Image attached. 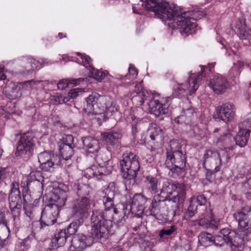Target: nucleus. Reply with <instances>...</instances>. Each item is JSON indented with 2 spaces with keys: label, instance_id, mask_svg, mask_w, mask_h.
I'll use <instances>...</instances> for the list:
<instances>
[{
  "label": "nucleus",
  "instance_id": "f257e3e1",
  "mask_svg": "<svg viewBox=\"0 0 251 251\" xmlns=\"http://www.w3.org/2000/svg\"><path fill=\"white\" fill-rule=\"evenodd\" d=\"M142 5H144L147 10L153 12L156 17L163 21H172L171 24L173 27L178 29L184 36L195 32L197 24L192 22L191 20H198L205 15L204 12L200 10L182 12L178 7L170 5L163 0H146Z\"/></svg>",
  "mask_w": 251,
  "mask_h": 251
},
{
  "label": "nucleus",
  "instance_id": "f03ea898",
  "mask_svg": "<svg viewBox=\"0 0 251 251\" xmlns=\"http://www.w3.org/2000/svg\"><path fill=\"white\" fill-rule=\"evenodd\" d=\"M67 198V194L65 190L60 187L53 189L51 197L53 203L46 205L42 211L41 227H43V225L52 226L56 222L59 209L65 205Z\"/></svg>",
  "mask_w": 251,
  "mask_h": 251
},
{
  "label": "nucleus",
  "instance_id": "7ed1b4c3",
  "mask_svg": "<svg viewBox=\"0 0 251 251\" xmlns=\"http://www.w3.org/2000/svg\"><path fill=\"white\" fill-rule=\"evenodd\" d=\"M104 212L103 210L94 208L92 210V214L91 217V236L96 241L105 240L109 234H113V230H109V227L107 226L108 218H106V214L108 212Z\"/></svg>",
  "mask_w": 251,
  "mask_h": 251
},
{
  "label": "nucleus",
  "instance_id": "20e7f679",
  "mask_svg": "<svg viewBox=\"0 0 251 251\" xmlns=\"http://www.w3.org/2000/svg\"><path fill=\"white\" fill-rule=\"evenodd\" d=\"M120 166L122 175L126 183L134 185L140 169L139 163L136 155L131 152L124 153L123 159L120 161Z\"/></svg>",
  "mask_w": 251,
  "mask_h": 251
},
{
  "label": "nucleus",
  "instance_id": "39448f33",
  "mask_svg": "<svg viewBox=\"0 0 251 251\" xmlns=\"http://www.w3.org/2000/svg\"><path fill=\"white\" fill-rule=\"evenodd\" d=\"M186 162V155L181 151L174 150L172 147L167 150L165 165L172 173L173 177L176 178L183 174Z\"/></svg>",
  "mask_w": 251,
  "mask_h": 251
},
{
  "label": "nucleus",
  "instance_id": "423d86ee",
  "mask_svg": "<svg viewBox=\"0 0 251 251\" xmlns=\"http://www.w3.org/2000/svg\"><path fill=\"white\" fill-rule=\"evenodd\" d=\"M161 197L166 200L178 203L184 201L185 195V186L182 183L175 184L168 181L163 182L160 194Z\"/></svg>",
  "mask_w": 251,
  "mask_h": 251
},
{
  "label": "nucleus",
  "instance_id": "0eeeda50",
  "mask_svg": "<svg viewBox=\"0 0 251 251\" xmlns=\"http://www.w3.org/2000/svg\"><path fill=\"white\" fill-rule=\"evenodd\" d=\"M84 221L77 219L72 222L67 229H61L54 234L51 239V247L56 249L62 247L65 244L67 239L71 235H74L77 232L79 227L83 224Z\"/></svg>",
  "mask_w": 251,
  "mask_h": 251
},
{
  "label": "nucleus",
  "instance_id": "6e6552de",
  "mask_svg": "<svg viewBox=\"0 0 251 251\" xmlns=\"http://www.w3.org/2000/svg\"><path fill=\"white\" fill-rule=\"evenodd\" d=\"M205 66L201 68V72L192 74L188 78L185 84H178L175 88L177 96L186 92L190 95L194 94L199 87L204 76L202 74Z\"/></svg>",
  "mask_w": 251,
  "mask_h": 251
},
{
  "label": "nucleus",
  "instance_id": "1a4fd4ad",
  "mask_svg": "<svg viewBox=\"0 0 251 251\" xmlns=\"http://www.w3.org/2000/svg\"><path fill=\"white\" fill-rule=\"evenodd\" d=\"M34 136L32 132L24 134L18 142L16 155L28 158L31 155L34 145Z\"/></svg>",
  "mask_w": 251,
  "mask_h": 251
},
{
  "label": "nucleus",
  "instance_id": "9d476101",
  "mask_svg": "<svg viewBox=\"0 0 251 251\" xmlns=\"http://www.w3.org/2000/svg\"><path fill=\"white\" fill-rule=\"evenodd\" d=\"M91 204L88 198L83 197L73 201L72 204L73 216L77 219L84 221L90 211Z\"/></svg>",
  "mask_w": 251,
  "mask_h": 251
},
{
  "label": "nucleus",
  "instance_id": "9b49d317",
  "mask_svg": "<svg viewBox=\"0 0 251 251\" xmlns=\"http://www.w3.org/2000/svg\"><path fill=\"white\" fill-rule=\"evenodd\" d=\"M251 131V130H245L239 129L237 134L234 138H232L229 133H223L218 138L216 144L217 145H220L221 143V144H223V146H226L228 145L229 142L233 139L237 145L240 147H244L247 144Z\"/></svg>",
  "mask_w": 251,
  "mask_h": 251
},
{
  "label": "nucleus",
  "instance_id": "f8f14e48",
  "mask_svg": "<svg viewBox=\"0 0 251 251\" xmlns=\"http://www.w3.org/2000/svg\"><path fill=\"white\" fill-rule=\"evenodd\" d=\"M161 197V194H157L154 196L151 206L146 211L148 216L158 219L165 211L168 210V203L171 201L166 200V198Z\"/></svg>",
  "mask_w": 251,
  "mask_h": 251
},
{
  "label": "nucleus",
  "instance_id": "ddd939ff",
  "mask_svg": "<svg viewBox=\"0 0 251 251\" xmlns=\"http://www.w3.org/2000/svg\"><path fill=\"white\" fill-rule=\"evenodd\" d=\"M38 161L40 168L44 171H50L54 166L61 164L59 157L49 151L41 152L38 155Z\"/></svg>",
  "mask_w": 251,
  "mask_h": 251
},
{
  "label": "nucleus",
  "instance_id": "4468645a",
  "mask_svg": "<svg viewBox=\"0 0 251 251\" xmlns=\"http://www.w3.org/2000/svg\"><path fill=\"white\" fill-rule=\"evenodd\" d=\"M93 238L84 234L75 235L71 240L69 251H83L93 244Z\"/></svg>",
  "mask_w": 251,
  "mask_h": 251
},
{
  "label": "nucleus",
  "instance_id": "2eb2a0df",
  "mask_svg": "<svg viewBox=\"0 0 251 251\" xmlns=\"http://www.w3.org/2000/svg\"><path fill=\"white\" fill-rule=\"evenodd\" d=\"M208 85L218 95L225 93L229 88V83L226 78L220 74L210 78Z\"/></svg>",
  "mask_w": 251,
  "mask_h": 251
},
{
  "label": "nucleus",
  "instance_id": "dca6fc26",
  "mask_svg": "<svg viewBox=\"0 0 251 251\" xmlns=\"http://www.w3.org/2000/svg\"><path fill=\"white\" fill-rule=\"evenodd\" d=\"M234 219L238 222L240 229H251V208L249 206H244L240 211L233 214Z\"/></svg>",
  "mask_w": 251,
  "mask_h": 251
},
{
  "label": "nucleus",
  "instance_id": "f3484780",
  "mask_svg": "<svg viewBox=\"0 0 251 251\" xmlns=\"http://www.w3.org/2000/svg\"><path fill=\"white\" fill-rule=\"evenodd\" d=\"M235 112V106L230 102H226L216 108L218 117L225 123H227L233 119Z\"/></svg>",
  "mask_w": 251,
  "mask_h": 251
},
{
  "label": "nucleus",
  "instance_id": "a211bd4d",
  "mask_svg": "<svg viewBox=\"0 0 251 251\" xmlns=\"http://www.w3.org/2000/svg\"><path fill=\"white\" fill-rule=\"evenodd\" d=\"M106 217L108 219L107 221V226L109 227V230H113L112 221H114L119 226H122L125 223L128 215L124 211H120L115 209L114 210L108 212Z\"/></svg>",
  "mask_w": 251,
  "mask_h": 251
},
{
  "label": "nucleus",
  "instance_id": "6ab92c4d",
  "mask_svg": "<svg viewBox=\"0 0 251 251\" xmlns=\"http://www.w3.org/2000/svg\"><path fill=\"white\" fill-rule=\"evenodd\" d=\"M148 199L141 194H136L129 204V210L132 214L140 215L145 209V204Z\"/></svg>",
  "mask_w": 251,
  "mask_h": 251
},
{
  "label": "nucleus",
  "instance_id": "aec40b11",
  "mask_svg": "<svg viewBox=\"0 0 251 251\" xmlns=\"http://www.w3.org/2000/svg\"><path fill=\"white\" fill-rule=\"evenodd\" d=\"M172 99L167 97L165 100V103H160L159 100H154L151 101L149 104L150 112L156 117L164 115L168 112L169 106Z\"/></svg>",
  "mask_w": 251,
  "mask_h": 251
},
{
  "label": "nucleus",
  "instance_id": "412c9836",
  "mask_svg": "<svg viewBox=\"0 0 251 251\" xmlns=\"http://www.w3.org/2000/svg\"><path fill=\"white\" fill-rule=\"evenodd\" d=\"M104 196L103 197L102 201L105 209L104 212L114 210V199L115 198V190L113 183H110L108 186L103 190Z\"/></svg>",
  "mask_w": 251,
  "mask_h": 251
},
{
  "label": "nucleus",
  "instance_id": "4be33fe9",
  "mask_svg": "<svg viewBox=\"0 0 251 251\" xmlns=\"http://www.w3.org/2000/svg\"><path fill=\"white\" fill-rule=\"evenodd\" d=\"M220 232L225 239L226 244H229L232 249L233 248L241 247L242 240L238 236V233L229 228H222L220 230Z\"/></svg>",
  "mask_w": 251,
  "mask_h": 251
},
{
  "label": "nucleus",
  "instance_id": "5701e85b",
  "mask_svg": "<svg viewBox=\"0 0 251 251\" xmlns=\"http://www.w3.org/2000/svg\"><path fill=\"white\" fill-rule=\"evenodd\" d=\"M9 207L11 209L14 221L19 219L20 214V206L22 205L21 193H10L9 195Z\"/></svg>",
  "mask_w": 251,
  "mask_h": 251
},
{
  "label": "nucleus",
  "instance_id": "b1692460",
  "mask_svg": "<svg viewBox=\"0 0 251 251\" xmlns=\"http://www.w3.org/2000/svg\"><path fill=\"white\" fill-rule=\"evenodd\" d=\"M112 171V166H104L100 164L92 165L87 169V172L98 180L104 179Z\"/></svg>",
  "mask_w": 251,
  "mask_h": 251
},
{
  "label": "nucleus",
  "instance_id": "393cba45",
  "mask_svg": "<svg viewBox=\"0 0 251 251\" xmlns=\"http://www.w3.org/2000/svg\"><path fill=\"white\" fill-rule=\"evenodd\" d=\"M200 220L203 225L201 226L204 228H211L214 229H218V226L214 219L212 209L209 207H206L203 213H201Z\"/></svg>",
  "mask_w": 251,
  "mask_h": 251
},
{
  "label": "nucleus",
  "instance_id": "a878e982",
  "mask_svg": "<svg viewBox=\"0 0 251 251\" xmlns=\"http://www.w3.org/2000/svg\"><path fill=\"white\" fill-rule=\"evenodd\" d=\"M150 140L151 148L154 149L161 146L163 143L164 134L162 129L159 127H154L150 129Z\"/></svg>",
  "mask_w": 251,
  "mask_h": 251
},
{
  "label": "nucleus",
  "instance_id": "bb28decb",
  "mask_svg": "<svg viewBox=\"0 0 251 251\" xmlns=\"http://www.w3.org/2000/svg\"><path fill=\"white\" fill-rule=\"evenodd\" d=\"M206 203V198L203 195H199L196 198H192L187 209L188 216L189 217H193L197 212L198 205L204 206Z\"/></svg>",
  "mask_w": 251,
  "mask_h": 251
},
{
  "label": "nucleus",
  "instance_id": "cd10ccee",
  "mask_svg": "<svg viewBox=\"0 0 251 251\" xmlns=\"http://www.w3.org/2000/svg\"><path fill=\"white\" fill-rule=\"evenodd\" d=\"M103 141L107 145L114 146L122 136L121 130L113 129L108 132L102 134Z\"/></svg>",
  "mask_w": 251,
  "mask_h": 251
},
{
  "label": "nucleus",
  "instance_id": "c85d7f7f",
  "mask_svg": "<svg viewBox=\"0 0 251 251\" xmlns=\"http://www.w3.org/2000/svg\"><path fill=\"white\" fill-rule=\"evenodd\" d=\"M84 148L89 153L97 152L100 149L99 141L94 138L89 136L82 138Z\"/></svg>",
  "mask_w": 251,
  "mask_h": 251
},
{
  "label": "nucleus",
  "instance_id": "c756f323",
  "mask_svg": "<svg viewBox=\"0 0 251 251\" xmlns=\"http://www.w3.org/2000/svg\"><path fill=\"white\" fill-rule=\"evenodd\" d=\"M44 178L42 173L39 171H35L30 172L27 176L26 185H30L31 183L37 185L40 189L43 187Z\"/></svg>",
  "mask_w": 251,
  "mask_h": 251
},
{
  "label": "nucleus",
  "instance_id": "7c9ffc66",
  "mask_svg": "<svg viewBox=\"0 0 251 251\" xmlns=\"http://www.w3.org/2000/svg\"><path fill=\"white\" fill-rule=\"evenodd\" d=\"M101 97L97 93H93L86 98V105L84 107V110L88 113L97 114V111L95 110V105L98 100V99Z\"/></svg>",
  "mask_w": 251,
  "mask_h": 251
},
{
  "label": "nucleus",
  "instance_id": "2f4dec72",
  "mask_svg": "<svg viewBox=\"0 0 251 251\" xmlns=\"http://www.w3.org/2000/svg\"><path fill=\"white\" fill-rule=\"evenodd\" d=\"M5 94L7 98L14 100L22 96L20 87L14 83H10L5 87Z\"/></svg>",
  "mask_w": 251,
  "mask_h": 251
},
{
  "label": "nucleus",
  "instance_id": "473e14b6",
  "mask_svg": "<svg viewBox=\"0 0 251 251\" xmlns=\"http://www.w3.org/2000/svg\"><path fill=\"white\" fill-rule=\"evenodd\" d=\"M135 88L136 90L133 93L131 100L136 106H139L144 103L146 95L145 92L142 90L140 84H139L136 85Z\"/></svg>",
  "mask_w": 251,
  "mask_h": 251
},
{
  "label": "nucleus",
  "instance_id": "72a5a7b5",
  "mask_svg": "<svg viewBox=\"0 0 251 251\" xmlns=\"http://www.w3.org/2000/svg\"><path fill=\"white\" fill-rule=\"evenodd\" d=\"M145 183L146 188L151 194H156L158 192V179L152 176H147L146 177Z\"/></svg>",
  "mask_w": 251,
  "mask_h": 251
},
{
  "label": "nucleus",
  "instance_id": "f704fd0d",
  "mask_svg": "<svg viewBox=\"0 0 251 251\" xmlns=\"http://www.w3.org/2000/svg\"><path fill=\"white\" fill-rule=\"evenodd\" d=\"M221 165V158L220 153L218 154V157L207 160L205 163H203L204 167H209L211 169L214 168V172H218L220 170Z\"/></svg>",
  "mask_w": 251,
  "mask_h": 251
},
{
  "label": "nucleus",
  "instance_id": "c9c22d12",
  "mask_svg": "<svg viewBox=\"0 0 251 251\" xmlns=\"http://www.w3.org/2000/svg\"><path fill=\"white\" fill-rule=\"evenodd\" d=\"M198 238L199 243L202 246L207 247L213 244V236L207 232L201 233Z\"/></svg>",
  "mask_w": 251,
  "mask_h": 251
},
{
  "label": "nucleus",
  "instance_id": "e433bc0d",
  "mask_svg": "<svg viewBox=\"0 0 251 251\" xmlns=\"http://www.w3.org/2000/svg\"><path fill=\"white\" fill-rule=\"evenodd\" d=\"M96 159L97 163L101 166H111L112 161L111 160V155L108 151L98 155Z\"/></svg>",
  "mask_w": 251,
  "mask_h": 251
},
{
  "label": "nucleus",
  "instance_id": "4c0bfd02",
  "mask_svg": "<svg viewBox=\"0 0 251 251\" xmlns=\"http://www.w3.org/2000/svg\"><path fill=\"white\" fill-rule=\"evenodd\" d=\"M74 147L75 146H69L68 145H64L59 147L60 152L64 159L67 160L71 158L74 153L73 150Z\"/></svg>",
  "mask_w": 251,
  "mask_h": 251
},
{
  "label": "nucleus",
  "instance_id": "58836bf2",
  "mask_svg": "<svg viewBox=\"0 0 251 251\" xmlns=\"http://www.w3.org/2000/svg\"><path fill=\"white\" fill-rule=\"evenodd\" d=\"M101 99L105 100V113L106 115L111 116L113 113L118 110L117 107L114 102L111 100L109 98L101 97Z\"/></svg>",
  "mask_w": 251,
  "mask_h": 251
},
{
  "label": "nucleus",
  "instance_id": "ea45409f",
  "mask_svg": "<svg viewBox=\"0 0 251 251\" xmlns=\"http://www.w3.org/2000/svg\"><path fill=\"white\" fill-rule=\"evenodd\" d=\"M81 78L74 79H62L57 83V87L58 89L64 90L70 84L74 85L78 84L80 82L82 81Z\"/></svg>",
  "mask_w": 251,
  "mask_h": 251
},
{
  "label": "nucleus",
  "instance_id": "a19ab883",
  "mask_svg": "<svg viewBox=\"0 0 251 251\" xmlns=\"http://www.w3.org/2000/svg\"><path fill=\"white\" fill-rule=\"evenodd\" d=\"M240 229L241 230L238 233V236L240 237V239L242 240L241 243V247L244 242H251V229L247 228Z\"/></svg>",
  "mask_w": 251,
  "mask_h": 251
},
{
  "label": "nucleus",
  "instance_id": "79ce46f5",
  "mask_svg": "<svg viewBox=\"0 0 251 251\" xmlns=\"http://www.w3.org/2000/svg\"><path fill=\"white\" fill-rule=\"evenodd\" d=\"M25 196L23 195V205H24V209L25 210V212L27 217H28L29 219L32 220L35 216V213L34 211V206L30 204H28L27 202L25 200Z\"/></svg>",
  "mask_w": 251,
  "mask_h": 251
},
{
  "label": "nucleus",
  "instance_id": "37998d69",
  "mask_svg": "<svg viewBox=\"0 0 251 251\" xmlns=\"http://www.w3.org/2000/svg\"><path fill=\"white\" fill-rule=\"evenodd\" d=\"M74 137L72 135H65L62 137L61 141L58 142V147L64 145H68L69 146H75L73 143Z\"/></svg>",
  "mask_w": 251,
  "mask_h": 251
},
{
  "label": "nucleus",
  "instance_id": "c03bdc74",
  "mask_svg": "<svg viewBox=\"0 0 251 251\" xmlns=\"http://www.w3.org/2000/svg\"><path fill=\"white\" fill-rule=\"evenodd\" d=\"M251 113H249L247 118L239 125V128L242 130H251Z\"/></svg>",
  "mask_w": 251,
  "mask_h": 251
},
{
  "label": "nucleus",
  "instance_id": "a18cd8bd",
  "mask_svg": "<svg viewBox=\"0 0 251 251\" xmlns=\"http://www.w3.org/2000/svg\"><path fill=\"white\" fill-rule=\"evenodd\" d=\"M89 70L92 76L99 81H101L105 76V73L104 72L95 69L93 67L90 69Z\"/></svg>",
  "mask_w": 251,
  "mask_h": 251
},
{
  "label": "nucleus",
  "instance_id": "49530a36",
  "mask_svg": "<svg viewBox=\"0 0 251 251\" xmlns=\"http://www.w3.org/2000/svg\"><path fill=\"white\" fill-rule=\"evenodd\" d=\"M176 227L174 225H172L168 228L162 229L159 232V237L161 238H165V236L171 235L176 230Z\"/></svg>",
  "mask_w": 251,
  "mask_h": 251
},
{
  "label": "nucleus",
  "instance_id": "de8ad7c7",
  "mask_svg": "<svg viewBox=\"0 0 251 251\" xmlns=\"http://www.w3.org/2000/svg\"><path fill=\"white\" fill-rule=\"evenodd\" d=\"M7 224L4 212L0 211V227L3 228V230L7 232L8 235H9L10 231Z\"/></svg>",
  "mask_w": 251,
  "mask_h": 251
},
{
  "label": "nucleus",
  "instance_id": "09e8293b",
  "mask_svg": "<svg viewBox=\"0 0 251 251\" xmlns=\"http://www.w3.org/2000/svg\"><path fill=\"white\" fill-rule=\"evenodd\" d=\"M219 153H220L213 150H209L205 151L203 157L204 159L203 163H205L208 159L217 157Z\"/></svg>",
  "mask_w": 251,
  "mask_h": 251
},
{
  "label": "nucleus",
  "instance_id": "8fccbe9b",
  "mask_svg": "<svg viewBox=\"0 0 251 251\" xmlns=\"http://www.w3.org/2000/svg\"><path fill=\"white\" fill-rule=\"evenodd\" d=\"M226 243V241L220 232L219 234L213 236V244L215 246L222 247Z\"/></svg>",
  "mask_w": 251,
  "mask_h": 251
},
{
  "label": "nucleus",
  "instance_id": "3c124183",
  "mask_svg": "<svg viewBox=\"0 0 251 251\" xmlns=\"http://www.w3.org/2000/svg\"><path fill=\"white\" fill-rule=\"evenodd\" d=\"M76 54L80 57L82 60V63L86 68H88L89 70H90V69L92 68L91 64V58L89 56L83 55L80 52H77Z\"/></svg>",
  "mask_w": 251,
  "mask_h": 251
},
{
  "label": "nucleus",
  "instance_id": "603ef678",
  "mask_svg": "<svg viewBox=\"0 0 251 251\" xmlns=\"http://www.w3.org/2000/svg\"><path fill=\"white\" fill-rule=\"evenodd\" d=\"M30 59L31 57H24L21 60V65L25 68L26 72H31Z\"/></svg>",
  "mask_w": 251,
  "mask_h": 251
},
{
  "label": "nucleus",
  "instance_id": "864d4df0",
  "mask_svg": "<svg viewBox=\"0 0 251 251\" xmlns=\"http://www.w3.org/2000/svg\"><path fill=\"white\" fill-rule=\"evenodd\" d=\"M237 32L239 37L241 40L248 39L251 35V30H250L249 32L246 30V28Z\"/></svg>",
  "mask_w": 251,
  "mask_h": 251
},
{
  "label": "nucleus",
  "instance_id": "5fc2aeb1",
  "mask_svg": "<svg viewBox=\"0 0 251 251\" xmlns=\"http://www.w3.org/2000/svg\"><path fill=\"white\" fill-rule=\"evenodd\" d=\"M246 25L245 24V19H244L243 17L239 18L235 25L236 32L242 30L243 29L246 28Z\"/></svg>",
  "mask_w": 251,
  "mask_h": 251
},
{
  "label": "nucleus",
  "instance_id": "6e6d98bb",
  "mask_svg": "<svg viewBox=\"0 0 251 251\" xmlns=\"http://www.w3.org/2000/svg\"><path fill=\"white\" fill-rule=\"evenodd\" d=\"M41 81H36L34 79H31L23 82V87L26 88H31L35 85L38 84Z\"/></svg>",
  "mask_w": 251,
  "mask_h": 251
},
{
  "label": "nucleus",
  "instance_id": "4d7b16f0",
  "mask_svg": "<svg viewBox=\"0 0 251 251\" xmlns=\"http://www.w3.org/2000/svg\"><path fill=\"white\" fill-rule=\"evenodd\" d=\"M30 66H31V72L36 70H38L41 68V64L40 62L31 57L30 61Z\"/></svg>",
  "mask_w": 251,
  "mask_h": 251
},
{
  "label": "nucleus",
  "instance_id": "13d9d810",
  "mask_svg": "<svg viewBox=\"0 0 251 251\" xmlns=\"http://www.w3.org/2000/svg\"><path fill=\"white\" fill-rule=\"evenodd\" d=\"M216 172H214V170L211 169L208 170L205 175L206 179L209 182L213 181L215 178L214 174Z\"/></svg>",
  "mask_w": 251,
  "mask_h": 251
},
{
  "label": "nucleus",
  "instance_id": "bf43d9fd",
  "mask_svg": "<svg viewBox=\"0 0 251 251\" xmlns=\"http://www.w3.org/2000/svg\"><path fill=\"white\" fill-rule=\"evenodd\" d=\"M8 237V236L5 238H2L0 236V250L8 247L10 245V243Z\"/></svg>",
  "mask_w": 251,
  "mask_h": 251
},
{
  "label": "nucleus",
  "instance_id": "052dcab7",
  "mask_svg": "<svg viewBox=\"0 0 251 251\" xmlns=\"http://www.w3.org/2000/svg\"><path fill=\"white\" fill-rule=\"evenodd\" d=\"M81 91V89L75 88L70 90L68 93V95L71 99H75L78 96V93Z\"/></svg>",
  "mask_w": 251,
  "mask_h": 251
},
{
  "label": "nucleus",
  "instance_id": "680f3d73",
  "mask_svg": "<svg viewBox=\"0 0 251 251\" xmlns=\"http://www.w3.org/2000/svg\"><path fill=\"white\" fill-rule=\"evenodd\" d=\"M128 73L130 76L131 77L129 78L130 79H134L137 75L138 72L137 70L134 67L130 66L128 69Z\"/></svg>",
  "mask_w": 251,
  "mask_h": 251
},
{
  "label": "nucleus",
  "instance_id": "e2e57ef3",
  "mask_svg": "<svg viewBox=\"0 0 251 251\" xmlns=\"http://www.w3.org/2000/svg\"><path fill=\"white\" fill-rule=\"evenodd\" d=\"M19 183L16 181H14L12 183V187L10 193H15L16 192L17 193H21L19 189Z\"/></svg>",
  "mask_w": 251,
  "mask_h": 251
},
{
  "label": "nucleus",
  "instance_id": "0e129e2a",
  "mask_svg": "<svg viewBox=\"0 0 251 251\" xmlns=\"http://www.w3.org/2000/svg\"><path fill=\"white\" fill-rule=\"evenodd\" d=\"M132 132L133 135L134 136L135 139L138 138L139 132L138 127L137 125H134V124L132 126Z\"/></svg>",
  "mask_w": 251,
  "mask_h": 251
},
{
  "label": "nucleus",
  "instance_id": "69168bd1",
  "mask_svg": "<svg viewBox=\"0 0 251 251\" xmlns=\"http://www.w3.org/2000/svg\"><path fill=\"white\" fill-rule=\"evenodd\" d=\"M189 225L191 226H201V225H203L202 223H201L200 218L196 220H190L189 221Z\"/></svg>",
  "mask_w": 251,
  "mask_h": 251
},
{
  "label": "nucleus",
  "instance_id": "338daca9",
  "mask_svg": "<svg viewBox=\"0 0 251 251\" xmlns=\"http://www.w3.org/2000/svg\"><path fill=\"white\" fill-rule=\"evenodd\" d=\"M7 176L6 169L2 168L0 169V181L5 179Z\"/></svg>",
  "mask_w": 251,
  "mask_h": 251
},
{
  "label": "nucleus",
  "instance_id": "774afa93",
  "mask_svg": "<svg viewBox=\"0 0 251 251\" xmlns=\"http://www.w3.org/2000/svg\"><path fill=\"white\" fill-rule=\"evenodd\" d=\"M63 96L61 95H57L55 97L54 102L56 104H60L63 103L62 101Z\"/></svg>",
  "mask_w": 251,
  "mask_h": 251
}]
</instances>
